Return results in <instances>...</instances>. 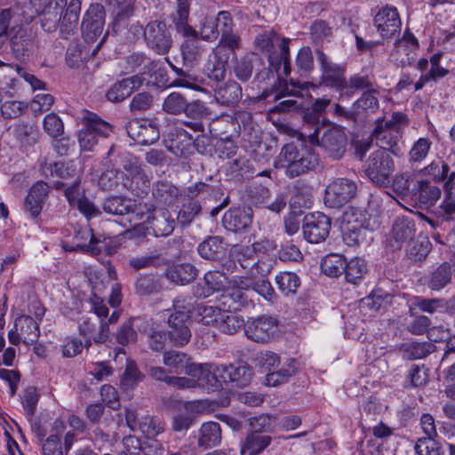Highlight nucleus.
Here are the masks:
<instances>
[{
	"mask_svg": "<svg viewBox=\"0 0 455 455\" xmlns=\"http://www.w3.org/2000/svg\"><path fill=\"white\" fill-rule=\"evenodd\" d=\"M289 42V39H280L272 32L259 34L254 41L255 47L267 55L270 67L277 74L280 93L275 97V100L286 95L296 96L299 92L295 88H302L299 84L291 81V84L293 88L290 90L286 81L281 80L282 76H288L291 73Z\"/></svg>",
	"mask_w": 455,
	"mask_h": 455,
	"instance_id": "obj_1",
	"label": "nucleus"
},
{
	"mask_svg": "<svg viewBox=\"0 0 455 455\" xmlns=\"http://www.w3.org/2000/svg\"><path fill=\"white\" fill-rule=\"evenodd\" d=\"M318 164V156L312 149L289 143L281 148L274 165L288 178L294 179L315 170Z\"/></svg>",
	"mask_w": 455,
	"mask_h": 455,
	"instance_id": "obj_2",
	"label": "nucleus"
},
{
	"mask_svg": "<svg viewBox=\"0 0 455 455\" xmlns=\"http://www.w3.org/2000/svg\"><path fill=\"white\" fill-rule=\"evenodd\" d=\"M188 0H177V9L172 15V21L177 33L185 38L181 45L183 60L185 64L193 65L201 58L202 48L197 32L188 23Z\"/></svg>",
	"mask_w": 455,
	"mask_h": 455,
	"instance_id": "obj_3",
	"label": "nucleus"
},
{
	"mask_svg": "<svg viewBox=\"0 0 455 455\" xmlns=\"http://www.w3.org/2000/svg\"><path fill=\"white\" fill-rule=\"evenodd\" d=\"M312 145H317L332 160L341 159L347 150L346 133L337 126L316 125L314 131L300 132Z\"/></svg>",
	"mask_w": 455,
	"mask_h": 455,
	"instance_id": "obj_4",
	"label": "nucleus"
},
{
	"mask_svg": "<svg viewBox=\"0 0 455 455\" xmlns=\"http://www.w3.org/2000/svg\"><path fill=\"white\" fill-rule=\"evenodd\" d=\"M168 317V337L175 347H183L191 338V331L188 327L190 319V305L185 299L177 298L173 300L172 309Z\"/></svg>",
	"mask_w": 455,
	"mask_h": 455,
	"instance_id": "obj_5",
	"label": "nucleus"
},
{
	"mask_svg": "<svg viewBox=\"0 0 455 455\" xmlns=\"http://www.w3.org/2000/svg\"><path fill=\"white\" fill-rule=\"evenodd\" d=\"M82 127L77 132L80 148L91 151L100 138H108L113 132V126L95 113L84 110L81 117Z\"/></svg>",
	"mask_w": 455,
	"mask_h": 455,
	"instance_id": "obj_6",
	"label": "nucleus"
},
{
	"mask_svg": "<svg viewBox=\"0 0 455 455\" xmlns=\"http://www.w3.org/2000/svg\"><path fill=\"white\" fill-rule=\"evenodd\" d=\"M395 169L391 153L384 149H377L366 160L364 172L372 183L379 187H387Z\"/></svg>",
	"mask_w": 455,
	"mask_h": 455,
	"instance_id": "obj_7",
	"label": "nucleus"
},
{
	"mask_svg": "<svg viewBox=\"0 0 455 455\" xmlns=\"http://www.w3.org/2000/svg\"><path fill=\"white\" fill-rule=\"evenodd\" d=\"M356 192L357 185L354 180L336 179L326 187L324 204L329 208H341L355 196Z\"/></svg>",
	"mask_w": 455,
	"mask_h": 455,
	"instance_id": "obj_8",
	"label": "nucleus"
},
{
	"mask_svg": "<svg viewBox=\"0 0 455 455\" xmlns=\"http://www.w3.org/2000/svg\"><path fill=\"white\" fill-rule=\"evenodd\" d=\"M55 185L57 188H64V193L69 204L76 207L87 219L100 215V210L84 196L80 187L79 177H76L70 183L57 181Z\"/></svg>",
	"mask_w": 455,
	"mask_h": 455,
	"instance_id": "obj_9",
	"label": "nucleus"
},
{
	"mask_svg": "<svg viewBox=\"0 0 455 455\" xmlns=\"http://www.w3.org/2000/svg\"><path fill=\"white\" fill-rule=\"evenodd\" d=\"M315 54L321 70L320 84L336 89L337 91L346 89L347 83L344 76V68L333 63L321 50H316Z\"/></svg>",
	"mask_w": 455,
	"mask_h": 455,
	"instance_id": "obj_10",
	"label": "nucleus"
},
{
	"mask_svg": "<svg viewBox=\"0 0 455 455\" xmlns=\"http://www.w3.org/2000/svg\"><path fill=\"white\" fill-rule=\"evenodd\" d=\"M143 36L148 47L157 54H166L172 45L171 33L166 24L161 20L148 22Z\"/></svg>",
	"mask_w": 455,
	"mask_h": 455,
	"instance_id": "obj_11",
	"label": "nucleus"
},
{
	"mask_svg": "<svg viewBox=\"0 0 455 455\" xmlns=\"http://www.w3.org/2000/svg\"><path fill=\"white\" fill-rule=\"evenodd\" d=\"M374 27L383 40H389L399 36L402 20L395 7L386 5L374 16Z\"/></svg>",
	"mask_w": 455,
	"mask_h": 455,
	"instance_id": "obj_12",
	"label": "nucleus"
},
{
	"mask_svg": "<svg viewBox=\"0 0 455 455\" xmlns=\"http://www.w3.org/2000/svg\"><path fill=\"white\" fill-rule=\"evenodd\" d=\"M278 320L271 315H262L247 321L244 332L248 339L265 343L269 341L275 334Z\"/></svg>",
	"mask_w": 455,
	"mask_h": 455,
	"instance_id": "obj_13",
	"label": "nucleus"
},
{
	"mask_svg": "<svg viewBox=\"0 0 455 455\" xmlns=\"http://www.w3.org/2000/svg\"><path fill=\"white\" fill-rule=\"evenodd\" d=\"M12 51L18 59H24L33 54L36 48L34 32L23 26H15L9 33Z\"/></svg>",
	"mask_w": 455,
	"mask_h": 455,
	"instance_id": "obj_14",
	"label": "nucleus"
},
{
	"mask_svg": "<svg viewBox=\"0 0 455 455\" xmlns=\"http://www.w3.org/2000/svg\"><path fill=\"white\" fill-rule=\"evenodd\" d=\"M105 10L100 4H91L85 12L81 29L84 39L92 42L101 36L105 24Z\"/></svg>",
	"mask_w": 455,
	"mask_h": 455,
	"instance_id": "obj_15",
	"label": "nucleus"
},
{
	"mask_svg": "<svg viewBox=\"0 0 455 455\" xmlns=\"http://www.w3.org/2000/svg\"><path fill=\"white\" fill-rule=\"evenodd\" d=\"M331 229L330 219L321 212L307 215L304 219L303 234L311 243H318L326 239Z\"/></svg>",
	"mask_w": 455,
	"mask_h": 455,
	"instance_id": "obj_16",
	"label": "nucleus"
},
{
	"mask_svg": "<svg viewBox=\"0 0 455 455\" xmlns=\"http://www.w3.org/2000/svg\"><path fill=\"white\" fill-rule=\"evenodd\" d=\"M128 136L140 145L153 144L158 140L160 133L157 126L148 119H133L126 125Z\"/></svg>",
	"mask_w": 455,
	"mask_h": 455,
	"instance_id": "obj_17",
	"label": "nucleus"
},
{
	"mask_svg": "<svg viewBox=\"0 0 455 455\" xmlns=\"http://www.w3.org/2000/svg\"><path fill=\"white\" fill-rule=\"evenodd\" d=\"M418 47L417 38L409 29H406L403 37L395 40L390 60L400 67L410 66L415 59L412 52Z\"/></svg>",
	"mask_w": 455,
	"mask_h": 455,
	"instance_id": "obj_18",
	"label": "nucleus"
},
{
	"mask_svg": "<svg viewBox=\"0 0 455 455\" xmlns=\"http://www.w3.org/2000/svg\"><path fill=\"white\" fill-rule=\"evenodd\" d=\"M415 234L414 221L406 217H398L392 227L389 245L394 250H400L413 242Z\"/></svg>",
	"mask_w": 455,
	"mask_h": 455,
	"instance_id": "obj_19",
	"label": "nucleus"
},
{
	"mask_svg": "<svg viewBox=\"0 0 455 455\" xmlns=\"http://www.w3.org/2000/svg\"><path fill=\"white\" fill-rule=\"evenodd\" d=\"M220 378L226 384L233 387H243L251 382L252 377L251 368L245 363H235L229 365H220Z\"/></svg>",
	"mask_w": 455,
	"mask_h": 455,
	"instance_id": "obj_20",
	"label": "nucleus"
},
{
	"mask_svg": "<svg viewBox=\"0 0 455 455\" xmlns=\"http://www.w3.org/2000/svg\"><path fill=\"white\" fill-rule=\"evenodd\" d=\"M102 243L100 238L96 237L92 229L85 227L77 230L74 236V246L63 244V249L66 251H73L80 250L82 251L90 252L92 255H99L101 252V248L99 243Z\"/></svg>",
	"mask_w": 455,
	"mask_h": 455,
	"instance_id": "obj_21",
	"label": "nucleus"
},
{
	"mask_svg": "<svg viewBox=\"0 0 455 455\" xmlns=\"http://www.w3.org/2000/svg\"><path fill=\"white\" fill-rule=\"evenodd\" d=\"M166 148L176 156H186L192 147V136L181 127L172 128L164 140Z\"/></svg>",
	"mask_w": 455,
	"mask_h": 455,
	"instance_id": "obj_22",
	"label": "nucleus"
},
{
	"mask_svg": "<svg viewBox=\"0 0 455 455\" xmlns=\"http://www.w3.org/2000/svg\"><path fill=\"white\" fill-rule=\"evenodd\" d=\"M252 222V211L251 208H232L227 211L222 218L223 227L231 232H243L247 230Z\"/></svg>",
	"mask_w": 455,
	"mask_h": 455,
	"instance_id": "obj_23",
	"label": "nucleus"
},
{
	"mask_svg": "<svg viewBox=\"0 0 455 455\" xmlns=\"http://www.w3.org/2000/svg\"><path fill=\"white\" fill-rule=\"evenodd\" d=\"M146 221L156 236H167L173 232L175 227L174 219L164 208L154 209L147 217Z\"/></svg>",
	"mask_w": 455,
	"mask_h": 455,
	"instance_id": "obj_24",
	"label": "nucleus"
},
{
	"mask_svg": "<svg viewBox=\"0 0 455 455\" xmlns=\"http://www.w3.org/2000/svg\"><path fill=\"white\" fill-rule=\"evenodd\" d=\"M259 244L251 245H235L230 250V256L235 259V261L240 264L243 269H251L253 274V269L260 268L261 262L257 257V248Z\"/></svg>",
	"mask_w": 455,
	"mask_h": 455,
	"instance_id": "obj_25",
	"label": "nucleus"
},
{
	"mask_svg": "<svg viewBox=\"0 0 455 455\" xmlns=\"http://www.w3.org/2000/svg\"><path fill=\"white\" fill-rule=\"evenodd\" d=\"M49 187L45 182L37 181L29 189L25 199L24 207L32 218L37 217L48 195Z\"/></svg>",
	"mask_w": 455,
	"mask_h": 455,
	"instance_id": "obj_26",
	"label": "nucleus"
},
{
	"mask_svg": "<svg viewBox=\"0 0 455 455\" xmlns=\"http://www.w3.org/2000/svg\"><path fill=\"white\" fill-rule=\"evenodd\" d=\"M68 0H51L44 8L40 22L42 28L46 32L56 30L60 21V14Z\"/></svg>",
	"mask_w": 455,
	"mask_h": 455,
	"instance_id": "obj_27",
	"label": "nucleus"
},
{
	"mask_svg": "<svg viewBox=\"0 0 455 455\" xmlns=\"http://www.w3.org/2000/svg\"><path fill=\"white\" fill-rule=\"evenodd\" d=\"M165 267V277L175 284H187L194 281L197 275V269L190 263L168 264Z\"/></svg>",
	"mask_w": 455,
	"mask_h": 455,
	"instance_id": "obj_28",
	"label": "nucleus"
},
{
	"mask_svg": "<svg viewBox=\"0 0 455 455\" xmlns=\"http://www.w3.org/2000/svg\"><path fill=\"white\" fill-rule=\"evenodd\" d=\"M102 210L110 215H124L136 211V203L126 196H111L104 199Z\"/></svg>",
	"mask_w": 455,
	"mask_h": 455,
	"instance_id": "obj_29",
	"label": "nucleus"
},
{
	"mask_svg": "<svg viewBox=\"0 0 455 455\" xmlns=\"http://www.w3.org/2000/svg\"><path fill=\"white\" fill-rule=\"evenodd\" d=\"M220 442L221 428L220 424L213 421L203 423L197 435L198 446L209 449L219 445Z\"/></svg>",
	"mask_w": 455,
	"mask_h": 455,
	"instance_id": "obj_30",
	"label": "nucleus"
},
{
	"mask_svg": "<svg viewBox=\"0 0 455 455\" xmlns=\"http://www.w3.org/2000/svg\"><path fill=\"white\" fill-rule=\"evenodd\" d=\"M204 282L206 288H203L201 291L197 288L196 291V295L204 298L209 297L214 291L225 290L229 283L228 277L224 275L223 272H220L219 269L210 270L205 273Z\"/></svg>",
	"mask_w": 455,
	"mask_h": 455,
	"instance_id": "obj_31",
	"label": "nucleus"
},
{
	"mask_svg": "<svg viewBox=\"0 0 455 455\" xmlns=\"http://www.w3.org/2000/svg\"><path fill=\"white\" fill-rule=\"evenodd\" d=\"M399 132L383 130L381 125H376L371 136L376 140L379 149H384L395 156L399 155Z\"/></svg>",
	"mask_w": 455,
	"mask_h": 455,
	"instance_id": "obj_32",
	"label": "nucleus"
},
{
	"mask_svg": "<svg viewBox=\"0 0 455 455\" xmlns=\"http://www.w3.org/2000/svg\"><path fill=\"white\" fill-rule=\"evenodd\" d=\"M214 97L223 106H234L242 98V88L239 84L230 80L215 89Z\"/></svg>",
	"mask_w": 455,
	"mask_h": 455,
	"instance_id": "obj_33",
	"label": "nucleus"
},
{
	"mask_svg": "<svg viewBox=\"0 0 455 455\" xmlns=\"http://www.w3.org/2000/svg\"><path fill=\"white\" fill-rule=\"evenodd\" d=\"M128 265L135 271L148 267H161L168 265V259L157 251L140 256L131 257Z\"/></svg>",
	"mask_w": 455,
	"mask_h": 455,
	"instance_id": "obj_34",
	"label": "nucleus"
},
{
	"mask_svg": "<svg viewBox=\"0 0 455 455\" xmlns=\"http://www.w3.org/2000/svg\"><path fill=\"white\" fill-rule=\"evenodd\" d=\"M16 331H20L23 338V343L34 344L40 336L39 323L29 315H20L15 320Z\"/></svg>",
	"mask_w": 455,
	"mask_h": 455,
	"instance_id": "obj_35",
	"label": "nucleus"
},
{
	"mask_svg": "<svg viewBox=\"0 0 455 455\" xmlns=\"http://www.w3.org/2000/svg\"><path fill=\"white\" fill-rule=\"evenodd\" d=\"M271 441L270 435L249 433L241 444V455H259L269 446Z\"/></svg>",
	"mask_w": 455,
	"mask_h": 455,
	"instance_id": "obj_36",
	"label": "nucleus"
},
{
	"mask_svg": "<svg viewBox=\"0 0 455 455\" xmlns=\"http://www.w3.org/2000/svg\"><path fill=\"white\" fill-rule=\"evenodd\" d=\"M412 196L424 205H433L441 196V189L427 180H417Z\"/></svg>",
	"mask_w": 455,
	"mask_h": 455,
	"instance_id": "obj_37",
	"label": "nucleus"
},
{
	"mask_svg": "<svg viewBox=\"0 0 455 455\" xmlns=\"http://www.w3.org/2000/svg\"><path fill=\"white\" fill-rule=\"evenodd\" d=\"M225 251L223 240L220 236H209L197 247L199 255L208 260L220 259Z\"/></svg>",
	"mask_w": 455,
	"mask_h": 455,
	"instance_id": "obj_38",
	"label": "nucleus"
},
{
	"mask_svg": "<svg viewBox=\"0 0 455 455\" xmlns=\"http://www.w3.org/2000/svg\"><path fill=\"white\" fill-rule=\"evenodd\" d=\"M228 61V59L220 57L219 52L212 50L205 65L204 72L210 79L220 83L226 77V68Z\"/></svg>",
	"mask_w": 455,
	"mask_h": 455,
	"instance_id": "obj_39",
	"label": "nucleus"
},
{
	"mask_svg": "<svg viewBox=\"0 0 455 455\" xmlns=\"http://www.w3.org/2000/svg\"><path fill=\"white\" fill-rule=\"evenodd\" d=\"M114 152L115 148L112 146L108 152V158H109V160L106 164L107 169L99 178V186L104 190L115 189L118 186L120 179L123 177V172L114 167V164L110 158Z\"/></svg>",
	"mask_w": 455,
	"mask_h": 455,
	"instance_id": "obj_40",
	"label": "nucleus"
},
{
	"mask_svg": "<svg viewBox=\"0 0 455 455\" xmlns=\"http://www.w3.org/2000/svg\"><path fill=\"white\" fill-rule=\"evenodd\" d=\"M80 11L81 2L71 0L65 14L60 15V28L61 34L69 35L77 28Z\"/></svg>",
	"mask_w": 455,
	"mask_h": 455,
	"instance_id": "obj_41",
	"label": "nucleus"
},
{
	"mask_svg": "<svg viewBox=\"0 0 455 455\" xmlns=\"http://www.w3.org/2000/svg\"><path fill=\"white\" fill-rule=\"evenodd\" d=\"M242 47V41L239 35L233 32L223 33L219 44L213 48L220 57H225L228 60L231 57L236 55V51Z\"/></svg>",
	"mask_w": 455,
	"mask_h": 455,
	"instance_id": "obj_42",
	"label": "nucleus"
},
{
	"mask_svg": "<svg viewBox=\"0 0 455 455\" xmlns=\"http://www.w3.org/2000/svg\"><path fill=\"white\" fill-rule=\"evenodd\" d=\"M226 172L229 179L241 181L249 178L254 171L251 165L244 157L235 158L227 164Z\"/></svg>",
	"mask_w": 455,
	"mask_h": 455,
	"instance_id": "obj_43",
	"label": "nucleus"
},
{
	"mask_svg": "<svg viewBox=\"0 0 455 455\" xmlns=\"http://www.w3.org/2000/svg\"><path fill=\"white\" fill-rule=\"evenodd\" d=\"M417 186L416 174L412 171H405L395 176L392 188L395 194L401 196L412 195V188Z\"/></svg>",
	"mask_w": 455,
	"mask_h": 455,
	"instance_id": "obj_44",
	"label": "nucleus"
},
{
	"mask_svg": "<svg viewBox=\"0 0 455 455\" xmlns=\"http://www.w3.org/2000/svg\"><path fill=\"white\" fill-rule=\"evenodd\" d=\"M433 351V345L429 342H409L401 346L400 353L406 360H417L426 357Z\"/></svg>",
	"mask_w": 455,
	"mask_h": 455,
	"instance_id": "obj_45",
	"label": "nucleus"
},
{
	"mask_svg": "<svg viewBox=\"0 0 455 455\" xmlns=\"http://www.w3.org/2000/svg\"><path fill=\"white\" fill-rule=\"evenodd\" d=\"M330 99H316L310 109L305 114L306 124L302 128V132L314 131L319 124V117L324 112L326 108L330 105Z\"/></svg>",
	"mask_w": 455,
	"mask_h": 455,
	"instance_id": "obj_46",
	"label": "nucleus"
},
{
	"mask_svg": "<svg viewBox=\"0 0 455 455\" xmlns=\"http://www.w3.org/2000/svg\"><path fill=\"white\" fill-rule=\"evenodd\" d=\"M244 325L243 318L235 312L222 311L216 327L223 333L234 334Z\"/></svg>",
	"mask_w": 455,
	"mask_h": 455,
	"instance_id": "obj_47",
	"label": "nucleus"
},
{
	"mask_svg": "<svg viewBox=\"0 0 455 455\" xmlns=\"http://www.w3.org/2000/svg\"><path fill=\"white\" fill-rule=\"evenodd\" d=\"M117 158L119 159L120 165L133 179H139V180H142V184H143L142 192H144L145 189L149 188V181L145 179V176L141 172V169H140V165L138 164L135 157H133L131 154L124 152V153L118 154Z\"/></svg>",
	"mask_w": 455,
	"mask_h": 455,
	"instance_id": "obj_48",
	"label": "nucleus"
},
{
	"mask_svg": "<svg viewBox=\"0 0 455 455\" xmlns=\"http://www.w3.org/2000/svg\"><path fill=\"white\" fill-rule=\"evenodd\" d=\"M221 315L222 310L215 306L198 304L195 308V316L197 322L204 325L214 324L217 326Z\"/></svg>",
	"mask_w": 455,
	"mask_h": 455,
	"instance_id": "obj_49",
	"label": "nucleus"
},
{
	"mask_svg": "<svg viewBox=\"0 0 455 455\" xmlns=\"http://www.w3.org/2000/svg\"><path fill=\"white\" fill-rule=\"evenodd\" d=\"M346 259L339 254H329L321 262L322 271L328 276L337 277L345 270Z\"/></svg>",
	"mask_w": 455,
	"mask_h": 455,
	"instance_id": "obj_50",
	"label": "nucleus"
},
{
	"mask_svg": "<svg viewBox=\"0 0 455 455\" xmlns=\"http://www.w3.org/2000/svg\"><path fill=\"white\" fill-rule=\"evenodd\" d=\"M367 271V266L364 259L361 258H353L349 261L346 260L345 278L347 282L356 284Z\"/></svg>",
	"mask_w": 455,
	"mask_h": 455,
	"instance_id": "obj_51",
	"label": "nucleus"
},
{
	"mask_svg": "<svg viewBox=\"0 0 455 455\" xmlns=\"http://www.w3.org/2000/svg\"><path fill=\"white\" fill-rule=\"evenodd\" d=\"M279 290L286 296L295 294L300 285L299 277L292 272H281L275 276Z\"/></svg>",
	"mask_w": 455,
	"mask_h": 455,
	"instance_id": "obj_52",
	"label": "nucleus"
},
{
	"mask_svg": "<svg viewBox=\"0 0 455 455\" xmlns=\"http://www.w3.org/2000/svg\"><path fill=\"white\" fill-rule=\"evenodd\" d=\"M161 289L159 280L153 275H140L135 282V291L140 295L157 293Z\"/></svg>",
	"mask_w": 455,
	"mask_h": 455,
	"instance_id": "obj_53",
	"label": "nucleus"
},
{
	"mask_svg": "<svg viewBox=\"0 0 455 455\" xmlns=\"http://www.w3.org/2000/svg\"><path fill=\"white\" fill-rule=\"evenodd\" d=\"M437 213L445 220H453L455 216V184H450L445 188V196Z\"/></svg>",
	"mask_w": 455,
	"mask_h": 455,
	"instance_id": "obj_54",
	"label": "nucleus"
},
{
	"mask_svg": "<svg viewBox=\"0 0 455 455\" xmlns=\"http://www.w3.org/2000/svg\"><path fill=\"white\" fill-rule=\"evenodd\" d=\"M178 188L167 181L156 182L153 189L155 197L165 204L174 203L178 197Z\"/></svg>",
	"mask_w": 455,
	"mask_h": 455,
	"instance_id": "obj_55",
	"label": "nucleus"
},
{
	"mask_svg": "<svg viewBox=\"0 0 455 455\" xmlns=\"http://www.w3.org/2000/svg\"><path fill=\"white\" fill-rule=\"evenodd\" d=\"M220 365L206 363L200 387H206L208 389H219L222 387L223 380L220 378Z\"/></svg>",
	"mask_w": 455,
	"mask_h": 455,
	"instance_id": "obj_56",
	"label": "nucleus"
},
{
	"mask_svg": "<svg viewBox=\"0 0 455 455\" xmlns=\"http://www.w3.org/2000/svg\"><path fill=\"white\" fill-rule=\"evenodd\" d=\"M359 227L365 226V216L363 212L355 208L347 210L343 214V220L341 224V232L347 233Z\"/></svg>",
	"mask_w": 455,
	"mask_h": 455,
	"instance_id": "obj_57",
	"label": "nucleus"
},
{
	"mask_svg": "<svg viewBox=\"0 0 455 455\" xmlns=\"http://www.w3.org/2000/svg\"><path fill=\"white\" fill-rule=\"evenodd\" d=\"M188 361H190V358L183 352L170 350L163 355V363L175 373H179L180 369L184 370Z\"/></svg>",
	"mask_w": 455,
	"mask_h": 455,
	"instance_id": "obj_58",
	"label": "nucleus"
},
{
	"mask_svg": "<svg viewBox=\"0 0 455 455\" xmlns=\"http://www.w3.org/2000/svg\"><path fill=\"white\" fill-rule=\"evenodd\" d=\"M451 271L449 264L444 263L439 266L432 274L428 282V287L435 291L443 289L450 283Z\"/></svg>",
	"mask_w": 455,
	"mask_h": 455,
	"instance_id": "obj_59",
	"label": "nucleus"
},
{
	"mask_svg": "<svg viewBox=\"0 0 455 455\" xmlns=\"http://www.w3.org/2000/svg\"><path fill=\"white\" fill-rule=\"evenodd\" d=\"M185 107H187V100L180 92H172L163 102V110L171 115L184 114Z\"/></svg>",
	"mask_w": 455,
	"mask_h": 455,
	"instance_id": "obj_60",
	"label": "nucleus"
},
{
	"mask_svg": "<svg viewBox=\"0 0 455 455\" xmlns=\"http://www.w3.org/2000/svg\"><path fill=\"white\" fill-rule=\"evenodd\" d=\"M148 438L155 437L164 431V426L161 420L149 415L141 417L139 421V427Z\"/></svg>",
	"mask_w": 455,
	"mask_h": 455,
	"instance_id": "obj_61",
	"label": "nucleus"
},
{
	"mask_svg": "<svg viewBox=\"0 0 455 455\" xmlns=\"http://www.w3.org/2000/svg\"><path fill=\"white\" fill-rule=\"evenodd\" d=\"M143 379V375L137 365L129 362L121 378V387L124 390L132 389Z\"/></svg>",
	"mask_w": 455,
	"mask_h": 455,
	"instance_id": "obj_62",
	"label": "nucleus"
},
{
	"mask_svg": "<svg viewBox=\"0 0 455 455\" xmlns=\"http://www.w3.org/2000/svg\"><path fill=\"white\" fill-rule=\"evenodd\" d=\"M371 230L367 227H359L349 230L347 233H342L344 243L348 246H357L363 243L371 240Z\"/></svg>",
	"mask_w": 455,
	"mask_h": 455,
	"instance_id": "obj_63",
	"label": "nucleus"
},
{
	"mask_svg": "<svg viewBox=\"0 0 455 455\" xmlns=\"http://www.w3.org/2000/svg\"><path fill=\"white\" fill-rule=\"evenodd\" d=\"M415 451L419 455H444L441 445L435 438H420L415 445Z\"/></svg>",
	"mask_w": 455,
	"mask_h": 455,
	"instance_id": "obj_64",
	"label": "nucleus"
}]
</instances>
